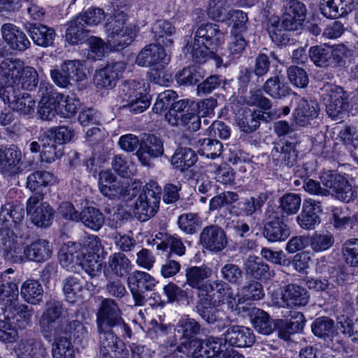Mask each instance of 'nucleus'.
<instances>
[{
    "mask_svg": "<svg viewBox=\"0 0 358 358\" xmlns=\"http://www.w3.org/2000/svg\"><path fill=\"white\" fill-rule=\"evenodd\" d=\"M99 187L101 194L110 199L131 200L138 194L141 182L134 180L129 184L127 180H117L111 172L102 171L99 175Z\"/></svg>",
    "mask_w": 358,
    "mask_h": 358,
    "instance_id": "1",
    "label": "nucleus"
},
{
    "mask_svg": "<svg viewBox=\"0 0 358 358\" xmlns=\"http://www.w3.org/2000/svg\"><path fill=\"white\" fill-rule=\"evenodd\" d=\"M127 15L120 10H115L106 24L107 41L114 49L120 50L129 45L136 35V31L124 27Z\"/></svg>",
    "mask_w": 358,
    "mask_h": 358,
    "instance_id": "2",
    "label": "nucleus"
},
{
    "mask_svg": "<svg viewBox=\"0 0 358 358\" xmlns=\"http://www.w3.org/2000/svg\"><path fill=\"white\" fill-rule=\"evenodd\" d=\"M63 308L58 301L47 303L40 320V328L43 337L51 341L54 336L67 333V322L62 317Z\"/></svg>",
    "mask_w": 358,
    "mask_h": 358,
    "instance_id": "3",
    "label": "nucleus"
},
{
    "mask_svg": "<svg viewBox=\"0 0 358 358\" xmlns=\"http://www.w3.org/2000/svg\"><path fill=\"white\" fill-rule=\"evenodd\" d=\"M161 187L158 183L151 180L145 184L143 193L136 201L134 214L141 222L152 217L159 206Z\"/></svg>",
    "mask_w": 358,
    "mask_h": 358,
    "instance_id": "4",
    "label": "nucleus"
},
{
    "mask_svg": "<svg viewBox=\"0 0 358 358\" xmlns=\"http://www.w3.org/2000/svg\"><path fill=\"white\" fill-rule=\"evenodd\" d=\"M203 333L204 329L198 321L189 316H183L175 327L173 341L170 342L169 346H176L178 352L185 353L191 342Z\"/></svg>",
    "mask_w": 358,
    "mask_h": 358,
    "instance_id": "5",
    "label": "nucleus"
},
{
    "mask_svg": "<svg viewBox=\"0 0 358 358\" xmlns=\"http://www.w3.org/2000/svg\"><path fill=\"white\" fill-rule=\"evenodd\" d=\"M322 94L326 112L334 121H341L349 107V95L343 87L330 85L327 86Z\"/></svg>",
    "mask_w": 358,
    "mask_h": 358,
    "instance_id": "6",
    "label": "nucleus"
},
{
    "mask_svg": "<svg viewBox=\"0 0 358 358\" xmlns=\"http://www.w3.org/2000/svg\"><path fill=\"white\" fill-rule=\"evenodd\" d=\"M325 189L330 190V195L345 203L354 201L357 191L343 176L334 171H324L320 177Z\"/></svg>",
    "mask_w": 358,
    "mask_h": 358,
    "instance_id": "7",
    "label": "nucleus"
},
{
    "mask_svg": "<svg viewBox=\"0 0 358 358\" xmlns=\"http://www.w3.org/2000/svg\"><path fill=\"white\" fill-rule=\"evenodd\" d=\"M100 358H127L128 352L123 341L113 329L97 328Z\"/></svg>",
    "mask_w": 358,
    "mask_h": 358,
    "instance_id": "8",
    "label": "nucleus"
},
{
    "mask_svg": "<svg viewBox=\"0 0 358 358\" xmlns=\"http://www.w3.org/2000/svg\"><path fill=\"white\" fill-rule=\"evenodd\" d=\"M169 61L170 56L165 52L163 47L156 43L147 45L140 51L136 59V63L138 66L151 67L159 73V76Z\"/></svg>",
    "mask_w": 358,
    "mask_h": 358,
    "instance_id": "9",
    "label": "nucleus"
},
{
    "mask_svg": "<svg viewBox=\"0 0 358 358\" xmlns=\"http://www.w3.org/2000/svg\"><path fill=\"white\" fill-rule=\"evenodd\" d=\"M127 283L135 304L143 306L147 301L145 292L152 291L157 282L148 273L136 271L128 277Z\"/></svg>",
    "mask_w": 358,
    "mask_h": 358,
    "instance_id": "10",
    "label": "nucleus"
},
{
    "mask_svg": "<svg viewBox=\"0 0 358 358\" xmlns=\"http://www.w3.org/2000/svg\"><path fill=\"white\" fill-rule=\"evenodd\" d=\"M265 215L268 220L264 226V236L272 243L285 241L290 236L291 230L283 216L269 208L266 210Z\"/></svg>",
    "mask_w": 358,
    "mask_h": 358,
    "instance_id": "11",
    "label": "nucleus"
},
{
    "mask_svg": "<svg viewBox=\"0 0 358 358\" xmlns=\"http://www.w3.org/2000/svg\"><path fill=\"white\" fill-rule=\"evenodd\" d=\"M43 200L29 197L27 201L26 209L31 222L36 226L46 228L52 224L55 212L48 202H43Z\"/></svg>",
    "mask_w": 358,
    "mask_h": 358,
    "instance_id": "12",
    "label": "nucleus"
},
{
    "mask_svg": "<svg viewBox=\"0 0 358 358\" xmlns=\"http://www.w3.org/2000/svg\"><path fill=\"white\" fill-rule=\"evenodd\" d=\"M199 242L206 250L217 253L222 252L228 245V238L224 230L218 225L205 227L199 234Z\"/></svg>",
    "mask_w": 358,
    "mask_h": 358,
    "instance_id": "13",
    "label": "nucleus"
},
{
    "mask_svg": "<svg viewBox=\"0 0 358 358\" xmlns=\"http://www.w3.org/2000/svg\"><path fill=\"white\" fill-rule=\"evenodd\" d=\"M56 181L55 175L47 171L38 170L31 173L27 178V188L33 194L30 197L44 199L45 195L49 192V187Z\"/></svg>",
    "mask_w": 358,
    "mask_h": 358,
    "instance_id": "14",
    "label": "nucleus"
},
{
    "mask_svg": "<svg viewBox=\"0 0 358 358\" xmlns=\"http://www.w3.org/2000/svg\"><path fill=\"white\" fill-rule=\"evenodd\" d=\"M322 213L320 201L313 199H305L302 210L296 217V222L303 229H314L321 222L320 215Z\"/></svg>",
    "mask_w": 358,
    "mask_h": 358,
    "instance_id": "15",
    "label": "nucleus"
},
{
    "mask_svg": "<svg viewBox=\"0 0 358 358\" xmlns=\"http://www.w3.org/2000/svg\"><path fill=\"white\" fill-rule=\"evenodd\" d=\"M122 317V311L117 303L111 298L101 302L96 314L97 328L113 329V325Z\"/></svg>",
    "mask_w": 358,
    "mask_h": 358,
    "instance_id": "16",
    "label": "nucleus"
},
{
    "mask_svg": "<svg viewBox=\"0 0 358 358\" xmlns=\"http://www.w3.org/2000/svg\"><path fill=\"white\" fill-rule=\"evenodd\" d=\"M126 64L124 62L108 64L105 67L96 71L94 83L99 88H113L124 72Z\"/></svg>",
    "mask_w": 358,
    "mask_h": 358,
    "instance_id": "17",
    "label": "nucleus"
},
{
    "mask_svg": "<svg viewBox=\"0 0 358 358\" xmlns=\"http://www.w3.org/2000/svg\"><path fill=\"white\" fill-rule=\"evenodd\" d=\"M88 245L92 244L93 251H89L88 248H82L83 255L80 257L78 265L91 277L96 276L101 270V260L96 249L100 246V241L97 236H92Z\"/></svg>",
    "mask_w": 358,
    "mask_h": 358,
    "instance_id": "18",
    "label": "nucleus"
},
{
    "mask_svg": "<svg viewBox=\"0 0 358 358\" xmlns=\"http://www.w3.org/2000/svg\"><path fill=\"white\" fill-rule=\"evenodd\" d=\"M223 336L225 343L236 348L250 347L255 342L252 330L244 326H231L223 334Z\"/></svg>",
    "mask_w": 358,
    "mask_h": 358,
    "instance_id": "19",
    "label": "nucleus"
},
{
    "mask_svg": "<svg viewBox=\"0 0 358 358\" xmlns=\"http://www.w3.org/2000/svg\"><path fill=\"white\" fill-rule=\"evenodd\" d=\"M6 101L14 110L22 115H32L35 109V101L28 93H20L15 88L8 87L6 90Z\"/></svg>",
    "mask_w": 358,
    "mask_h": 358,
    "instance_id": "20",
    "label": "nucleus"
},
{
    "mask_svg": "<svg viewBox=\"0 0 358 358\" xmlns=\"http://www.w3.org/2000/svg\"><path fill=\"white\" fill-rule=\"evenodd\" d=\"M268 191L259 192L257 196L245 199L234 205L231 212L236 216L251 217L255 213L262 210V208L270 196Z\"/></svg>",
    "mask_w": 358,
    "mask_h": 358,
    "instance_id": "21",
    "label": "nucleus"
},
{
    "mask_svg": "<svg viewBox=\"0 0 358 358\" xmlns=\"http://www.w3.org/2000/svg\"><path fill=\"white\" fill-rule=\"evenodd\" d=\"M194 39L202 44H206L208 48L210 45L213 49H217L224 42V33L216 24H203L196 31Z\"/></svg>",
    "mask_w": 358,
    "mask_h": 358,
    "instance_id": "22",
    "label": "nucleus"
},
{
    "mask_svg": "<svg viewBox=\"0 0 358 358\" xmlns=\"http://www.w3.org/2000/svg\"><path fill=\"white\" fill-rule=\"evenodd\" d=\"M272 159L276 165L292 167L298 161V151L294 143L275 144L271 150Z\"/></svg>",
    "mask_w": 358,
    "mask_h": 358,
    "instance_id": "23",
    "label": "nucleus"
},
{
    "mask_svg": "<svg viewBox=\"0 0 358 358\" xmlns=\"http://www.w3.org/2000/svg\"><path fill=\"white\" fill-rule=\"evenodd\" d=\"M282 300L287 307L300 308L308 303L310 294L304 287L291 283L284 289Z\"/></svg>",
    "mask_w": 358,
    "mask_h": 358,
    "instance_id": "24",
    "label": "nucleus"
},
{
    "mask_svg": "<svg viewBox=\"0 0 358 358\" xmlns=\"http://www.w3.org/2000/svg\"><path fill=\"white\" fill-rule=\"evenodd\" d=\"M1 35L10 48L24 51L30 46V41L25 34L17 26L11 23H6L1 26Z\"/></svg>",
    "mask_w": 358,
    "mask_h": 358,
    "instance_id": "25",
    "label": "nucleus"
},
{
    "mask_svg": "<svg viewBox=\"0 0 358 358\" xmlns=\"http://www.w3.org/2000/svg\"><path fill=\"white\" fill-rule=\"evenodd\" d=\"M209 290L217 295L216 300L219 305L227 304L231 309L237 307V295L234 294L231 285L223 280H215L208 283Z\"/></svg>",
    "mask_w": 358,
    "mask_h": 358,
    "instance_id": "26",
    "label": "nucleus"
},
{
    "mask_svg": "<svg viewBox=\"0 0 358 358\" xmlns=\"http://www.w3.org/2000/svg\"><path fill=\"white\" fill-rule=\"evenodd\" d=\"M164 153L162 141L155 135H149L141 143L136 155L143 165H149L150 157H158Z\"/></svg>",
    "mask_w": 358,
    "mask_h": 358,
    "instance_id": "27",
    "label": "nucleus"
},
{
    "mask_svg": "<svg viewBox=\"0 0 358 358\" xmlns=\"http://www.w3.org/2000/svg\"><path fill=\"white\" fill-rule=\"evenodd\" d=\"M24 62L20 59L6 58L0 63V79L3 80L5 85L15 88L23 70Z\"/></svg>",
    "mask_w": 358,
    "mask_h": 358,
    "instance_id": "28",
    "label": "nucleus"
},
{
    "mask_svg": "<svg viewBox=\"0 0 358 358\" xmlns=\"http://www.w3.org/2000/svg\"><path fill=\"white\" fill-rule=\"evenodd\" d=\"M319 112L320 108L317 101L310 98H301L294 113L296 123L303 127L308 124L309 120L317 117Z\"/></svg>",
    "mask_w": 358,
    "mask_h": 358,
    "instance_id": "29",
    "label": "nucleus"
},
{
    "mask_svg": "<svg viewBox=\"0 0 358 358\" xmlns=\"http://www.w3.org/2000/svg\"><path fill=\"white\" fill-rule=\"evenodd\" d=\"M212 274V268L205 264L189 266L185 270L186 284L193 289L204 291L206 287L205 280Z\"/></svg>",
    "mask_w": 358,
    "mask_h": 358,
    "instance_id": "30",
    "label": "nucleus"
},
{
    "mask_svg": "<svg viewBox=\"0 0 358 358\" xmlns=\"http://www.w3.org/2000/svg\"><path fill=\"white\" fill-rule=\"evenodd\" d=\"M355 0H324L320 3L322 14L327 18H338L353 9Z\"/></svg>",
    "mask_w": 358,
    "mask_h": 358,
    "instance_id": "31",
    "label": "nucleus"
},
{
    "mask_svg": "<svg viewBox=\"0 0 358 358\" xmlns=\"http://www.w3.org/2000/svg\"><path fill=\"white\" fill-rule=\"evenodd\" d=\"M151 31L157 45L171 46L173 43V36L176 34V27L167 20H157L152 26Z\"/></svg>",
    "mask_w": 358,
    "mask_h": 358,
    "instance_id": "32",
    "label": "nucleus"
},
{
    "mask_svg": "<svg viewBox=\"0 0 358 358\" xmlns=\"http://www.w3.org/2000/svg\"><path fill=\"white\" fill-rule=\"evenodd\" d=\"M26 261L43 262L50 258L52 250L48 241L38 239L23 249Z\"/></svg>",
    "mask_w": 358,
    "mask_h": 358,
    "instance_id": "33",
    "label": "nucleus"
},
{
    "mask_svg": "<svg viewBox=\"0 0 358 358\" xmlns=\"http://www.w3.org/2000/svg\"><path fill=\"white\" fill-rule=\"evenodd\" d=\"M3 308L4 316L7 319L17 321L22 320L23 323L27 324L32 317V311L26 304H20L17 301V297H12L7 299L5 302Z\"/></svg>",
    "mask_w": 358,
    "mask_h": 358,
    "instance_id": "34",
    "label": "nucleus"
},
{
    "mask_svg": "<svg viewBox=\"0 0 358 358\" xmlns=\"http://www.w3.org/2000/svg\"><path fill=\"white\" fill-rule=\"evenodd\" d=\"M196 152L187 147H178L171 158V164L174 169L185 172L193 166L197 162Z\"/></svg>",
    "mask_w": 358,
    "mask_h": 358,
    "instance_id": "35",
    "label": "nucleus"
},
{
    "mask_svg": "<svg viewBox=\"0 0 358 358\" xmlns=\"http://www.w3.org/2000/svg\"><path fill=\"white\" fill-rule=\"evenodd\" d=\"M196 103L189 99H181L174 101L166 114L165 118L172 126L180 124V120L185 117L186 114L192 113V111H196Z\"/></svg>",
    "mask_w": 358,
    "mask_h": 358,
    "instance_id": "36",
    "label": "nucleus"
},
{
    "mask_svg": "<svg viewBox=\"0 0 358 358\" xmlns=\"http://www.w3.org/2000/svg\"><path fill=\"white\" fill-rule=\"evenodd\" d=\"M29 36L38 45L48 47L53 45L55 32V30L42 24H29L27 27Z\"/></svg>",
    "mask_w": 358,
    "mask_h": 358,
    "instance_id": "37",
    "label": "nucleus"
},
{
    "mask_svg": "<svg viewBox=\"0 0 358 358\" xmlns=\"http://www.w3.org/2000/svg\"><path fill=\"white\" fill-rule=\"evenodd\" d=\"M186 48L187 51L191 49L192 59L196 63H204L210 58L215 59L217 66L222 62V57L217 55L215 51L217 49H213L210 45L208 48L206 44H202V43L196 41L194 39V43L190 45L189 47L187 45Z\"/></svg>",
    "mask_w": 358,
    "mask_h": 358,
    "instance_id": "38",
    "label": "nucleus"
},
{
    "mask_svg": "<svg viewBox=\"0 0 358 358\" xmlns=\"http://www.w3.org/2000/svg\"><path fill=\"white\" fill-rule=\"evenodd\" d=\"M83 255L82 246L76 242H69L66 247L61 249L59 255L60 264L67 269H72L78 265L80 257Z\"/></svg>",
    "mask_w": 358,
    "mask_h": 358,
    "instance_id": "39",
    "label": "nucleus"
},
{
    "mask_svg": "<svg viewBox=\"0 0 358 358\" xmlns=\"http://www.w3.org/2000/svg\"><path fill=\"white\" fill-rule=\"evenodd\" d=\"M266 30L271 41L278 46H286L290 41L289 34L286 33L280 24V17L270 16L266 22Z\"/></svg>",
    "mask_w": 358,
    "mask_h": 358,
    "instance_id": "40",
    "label": "nucleus"
},
{
    "mask_svg": "<svg viewBox=\"0 0 358 358\" xmlns=\"http://www.w3.org/2000/svg\"><path fill=\"white\" fill-rule=\"evenodd\" d=\"M20 295L26 302L31 304H38L42 301L43 289L38 280L28 279L21 285Z\"/></svg>",
    "mask_w": 358,
    "mask_h": 358,
    "instance_id": "41",
    "label": "nucleus"
},
{
    "mask_svg": "<svg viewBox=\"0 0 358 358\" xmlns=\"http://www.w3.org/2000/svg\"><path fill=\"white\" fill-rule=\"evenodd\" d=\"M269 115L261 110L245 111L241 117L238 119V125L241 131L250 134L255 131L262 120H266Z\"/></svg>",
    "mask_w": 358,
    "mask_h": 358,
    "instance_id": "42",
    "label": "nucleus"
},
{
    "mask_svg": "<svg viewBox=\"0 0 358 358\" xmlns=\"http://www.w3.org/2000/svg\"><path fill=\"white\" fill-rule=\"evenodd\" d=\"M79 221L86 227L99 231L104 224L105 217L98 208L88 206L84 208L80 213Z\"/></svg>",
    "mask_w": 358,
    "mask_h": 358,
    "instance_id": "43",
    "label": "nucleus"
},
{
    "mask_svg": "<svg viewBox=\"0 0 358 358\" xmlns=\"http://www.w3.org/2000/svg\"><path fill=\"white\" fill-rule=\"evenodd\" d=\"M264 296L262 285L255 280L247 281L241 288L239 297L237 299V306L245 302L258 301Z\"/></svg>",
    "mask_w": 358,
    "mask_h": 358,
    "instance_id": "44",
    "label": "nucleus"
},
{
    "mask_svg": "<svg viewBox=\"0 0 358 358\" xmlns=\"http://www.w3.org/2000/svg\"><path fill=\"white\" fill-rule=\"evenodd\" d=\"M131 263L122 252H115L108 257L107 268L118 277L125 276L131 270Z\"/></svg>",
    "mask_w": 358,
    "mask_h": 358,
    "instance_id": "45",
    "label": "nucleus"
},
{
    "mask_svg": "<svg viewBox=\"0 0 358 358\" xmlns=\"http://www.w3.org/2000/svg\"><path fill=\"white\" fill-rule=\"evenodd\" d=\"M52 355L53 358H75L74 348L68 336H54Z\"/></svg>",
    "mask_w": 358,
    "mask_h": 358,
    "instance_id": "46",
    "label": "nucleus"
},
{
    "mask_svg": "<svg viewBox=\"0 0 358 358\" xmlns=\"http://www.w3.org/2000/svg\"><path fill=\"white\" fill-rule=\"evenodd\" d=\"M245 270L255 279H268L271 276L270 266L257 257H249L245 263Z\"/></svg>",
    "mask_w": 358,
    "mask_h": 358,
    "instance_id": "47",
    "label": "nucleus"
},
{
    "mask_svg": "<svg viewBox=\"0 0 358 358\" xmlns=\"http://www.w3.org/2000/svg\"><path fill=\"white\" fill-rule=\"evenodd\" d=\"M145 83L136 80H125L120 88V96L124 102L133 101L145 94Z\"/></svg>",
    "mask_w": 358,
    "mask_h": 358,
    "instance_id": "48",
    "label": "nucleus"
},
{
    "mask_svg": "<svg viewBox=\"0 0 358 358\" xmlns=\"http://www.w3.org/2000/svg\"><path fill=\"white\" fill-rule=\"evenodd\" d=\"M250 314L254 327L258 332L265 335L273 332L275 324L266 312L257 308H252Z\"/></svg>",
    "mask_w": 358,
    "mask_h": 358,
    "instance_id": "49",
    "label": "nucleus"
},
{
    "mask_svg": "<svg viewBox=\"0 0 358 358\" xmlns=\"http://www.w3.org/2000/svg\"><path fill=\"white\" fill-rule=\"evenodd\" d=\"M3 160L1 164L10 176H15L21 171L20 162L21 152L16 148H9L2 151Z\"/></svg>",
    "mask_w": 358,
    "mask_h": 358,
    "instance_id": "50",
    "label": "nucleus"
},
{
    "mask_svg": "<svg viewBox=\"0 0 358 358\" xmlns=\"http://www.w3.org/2000/svg\"><path fill=\"white\" fill-rule=\"evenodd\" d=\"M263 90L273 99H280L289 94L290 89L281 82L279 76L268 78L263 85Z\"/></svg>",
    "mask_w": 358,
    "mask_h": 358,
    "instance_id": "51",
    "label": "nucleus"
},
{
    "mask_svg": "<svg viewBox=\"0 0 358 358\" xmlns=\"http://www.w3.org/2000/svg\"><path fill=\"white\" fill-rule=\"evenodd\" d=\"M17 82L18 83L15 85L16 90L20 91L21 89H24L31 91L38 85V74L34 67L23 66V70L21 71Z\"/></svg>",
    "mask_w": 358,
    "mask_h": 358,
    "instance_id": "52",
    "label": "nucleus"
},
{
    "mask_svg": "<svg viewBox=\"0 0 358 358\" xmlns=\"http://www.w3.org/2000/svg\"><path fill=\"white\" fill-rule=\"evenodd\" d=\"M17 351L22 355L38 358L45 351L41 343L36 338H28L22 339L17 345Z\"/></svg>",
    "mask_w": 358,
    "mask_h": 358,
    "instance_id": "53",
    "label": "nucleus"
},
{
    "mask_svg": "<svg viewBox=\"0 0 358 358\" xmlns=\"http://www.w3.org/2000/svg\"><path fill=\"white\" fill-rule=\"evenodd\" d=\"M83 280L76 276H69L63 281V292L69 303H74L80 297L83 290Z\"/></svg>",
    "mask_w": 358,
    "mask_h": 358,
    "instance_id": "54",
    "label": "nucleus"
},
{
    "mask_svg": "<svg viewBox=\"0 0 358 358\" xmlns=\"http://www.w3.org/2000/svg\"><path fill=\"white\" fill-rule=\"evenodd\" d=\"M291 318L284 324V329L279 331L280 336L283 338H287L289 334L301 331L306 322L302 313L298 311L291 312Z\"/></svg>",
    "mask_w": 358,
    "mask_h": 358,
    "instance_id": "55",
    "label": "nucleus"
},
{
    "mask_svg": "<svg viewBox=\"0 0 358 358\" xmlns=\"http://www.w3.org/2000/svg\"><path fill=\"white\" fill-rule=\"evenodd\" d=\"M231 12L226 0H210L207 13L213 20L220 22L229 20Z\"/></svg>",
    "mask_w": 358,
    "mask_h": 358,
    "instance_id": "56",
    "label": "nucleus"
},
{
    "mask_svg": "<svg viewBox=\"0 0 358 358\" xmlns=\"http://www.w3.org/2000/svg\"><path fill=\"white\" fill-rule=\"evenodd\" d=\"M85 25L80 21L77 17L70 22L66 29V39L71 44H78L85 40L87 36V31Z\"/></svg>",
    "mask_w": 358,
    "mask_h": 358,
    "instance_id": "57",
    "label": "nucleus"
},
{
    "mask_svg": "<svg viewBox=\"0 0 358 358\" xmlns=\"http://www.w3.org/2000/svg\"><path fill=\"white\" fill-rule=\"evenodd\" d=\"M341 252L343 259L348 266L358 267V238L345 241L342 245Z\"/></svg>",
    "mask_w": 358,
    "mask_h": 358,
    "instance_id": "58",
    "label": "nucleus"
},
{
    "mask_svg": "<svg viewBox=\"0 0 358 358\" xmlns=\"http://www.w3.org/2000/svg\"><path fill=\"white\" fill-rule=\"evenodd\" d=\"M330 46L315 45L310 48L308 56L310 60L319 67L330 66Z\"/></svg>",
    "mask_w": 358,
    "mask_h": 358,
    "instance_id": "59",
    "label": "nucleus"
},
{
    "mask_svg": "<svg viewBox=\"0 0 358 358\" xmlns=\"http://www.w3.org/2000/svg\"><path fill=\"white\" fill-rule=\"evenodd\" d=\"M41 158L43 162L51 163L62 157L64 154V146L57 145L52 139H43Z\"/></svg>",
    "mask_w": 358,
    "mask_h": 358,
    "instance_id": "60",
    "label": "nucleus"
},
{
    "mask_svg": "<svg viewBox=\"0 0 358 358\" xmlns=\"http://www.w3.org/2000/svg\"><path fill=\"white\" fill-rule=\"evenodd\" d=\"M311 329L315 336L324 341L327 338H329L336 328L333 320L327 317H320L312 323Z\"/></svg>",
    "mask_w": 358,
    "mask_h": 358,
    "instance_id": "61",
    "label": "nucleus"
},
{
    "mask_svg": "<svg viewBox=\"0 0 358 358\" xmlns=\"http://www.w3.org/2000/svg\"><path fill=\"white\" fill-rule=\"evenodd\" d=\"M202 224L201 219L196 213H188L180 215L178 218L180 229L187 234L197 232Z\"/></svg>",
    "mask_w": 358,
    "mask_h": 358,
    "instance_id": "62",
    "label": "nucleus"
},
{
    "mask_svg": "<svg viewBox=\"0 0 358 358\" xmlns=\"http://www.w3.org/2000/svg\"><path fill=\"white\" fill-rule=\"evenodd\" d=\"M199 144V153L208 158L215 159L222 152V144L216 139L203 138L198 141Z\"/></svg>",
    "mask_w": 358,
    "mask_h": 358,
    "instance_id": "63",
    "label": "nucleus"
},
{
    "mask_svg": "<svg viewBox=\"0 0 358 358\" xmlns=\"http://www.w3.org/2000/svg\"><path fill=\"white\" fill-rule=\"evenodd\" d=\"M222 278L229 285H239L243 281V271L237 264L227 263L220 269Z\"/></svg>",
    "mask_w": 358,
    "mask_h": 358,
    "instance_id": "64",
    "label": "nucleus"
}]
</instances>
